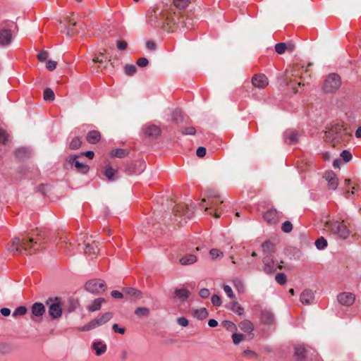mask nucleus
Wrapping results in <instances>:
<instances>
[{
  "label": "nucleus",
  "instance_id": "f257e3e1",
  "mask_svg": "<svg viewBox=\"0 0 361 361\" xmlns=\"http://www.w3.org/2000/svg\"><path fill=\"white\" fill-rule=\"evenodd\" d=\"M44 241L40 236H29L25 235L22 238H14L12 240L11 250L23 253V251L35 253L43 247Z\"/></svg>",
  "mask_w": 361,
  "mask_h": 361
},
{
  "label": "nucleus",
  "instance_id": "f03ea898",
  "mask_svg": "<svg viewBox=\"0 0 361 361\" xmlns=\"http://www.w3.org/2000/svg\"><path fill=\"white\" fill-rule=\"evenodd\" d=\"M326 140L332 143L333 146L345 142L350 133L348 131L343 122H336L331 124L325 132Z\"/></svg>",
  "mask_w": 361,
  "mask_h": 361
},
{
  "label": "nucleus",
  "instance_id": "7ed1b4c3",
  "mask_svg": "<svg viewBox=\"0 0 361 361\" xmlns=\"http://www.w3.org/2000/svg\"><path fill=\"white\" fill-rule=\"evenodd\" d=\"M170 13L166 10L157 8L153 11L149 17V22L152 26L155 27L165 28L166 25H169L172 23H176L173 18L170 17Z\"/></svg>",
  "mask_w": 361,
  "mask_h": 361
},
{
  "label": "nucleus",
  "instance_id": "20e7f679",
  "mask_svg": "<svg viewBox=\"0 0 361 361\" xmlns=\"http://www.w3.org/2000/svg\"><path fill=\"white\" fill-rule=\"evenodd\" d=\"M325 226L334 234L343 239L347 238L350 234V231L343 221L339 222L334 220L326 221Z\"/></svg>",
  "mask_w": 361,
  "mask_h": 361
},
{
  "label": "nucleus",
  "instance_id": "39448f33",
  "mask_svg": "<svg viewBox=\"0 0 361 361\" xmlns=\"http://www.w3.org/2000/svg\"><path fill=\"white\" fill-rule=\"evenodd\" d=\"M341 85V77L336 73H331L324 80L323 90L326 93H334L340 88Z\"/></svg>",
  "mask_w": 361,
  "mask_h": 361
},
{
  "label": "nucleus",
  "instance_id": "423d86ee",
  "mask_svg": "<svg viewBox=\"0 0 361 361\" xmlns=\"http://www.w3.org/2000/svg\"><path fill=\"white\" fill-rule=\"evenodd\" d=\"M113 315L111 312H106L101 315L99 317H97L92 321H90L87 324L85 325L81 331H89L93 329L97 326H102L109 322Z\"/></svg>",
  "mask_w": 361,
  "mask_h": 361
},
{
  "label": "nucleus",
  "instance_id": "0eeeda50",
  "mask_svg": "<svg viewBox=\"0 0 361 361\" xmlns=\"http://www.w3.org/2000/svg\"><path fill=\"white\" fill-rule=\"evenodd\" d=\"M106 285L104 281L100 279H93L87 281L85 284V289L93 293H98L104 291Z\"/></svg>",
  "mask_w": 361,
  "mask_h": 361
},
{
  "label": "nucleus",
  "instance_id": "6e6552de",
  "mask_svg": "<svg viewBox=\"0 0 361 361\" xmlns=\"http://www.w3.org/2000/svg\"><path fill=\"white\" fill-rule=\"evenodd\" d=\"M49 302L51 303L49 307V314L52 319H57L61 317L62 314V307L60 305L59 298H55L54 300L50 299L47 302V304L49 305Z\"/></svg>",
  "mask_w": 361,
  "mask_h": 361
},
{
  "label": "nucleus",
  "instance_id": "1a4fd4ad",
  "mask_svg": "<svg viewBox=\"0 0 361 361\" xmlns=\"http://www.w3.org/2000/svg\"><path fill=\"white\" fill-rule=\"evenodd\" d=\"M263 271L267 274L272 273L275 271L278 268L281 269V266H277V262L274 259L271 255H267L263 258Z\"/></svg>",
  "mask_w": 361,
  "mask_h": 361
},
{
  "label": "nucleus",
  "instance_id": "9d476101",
  "mask_svg": "<svg viewBox=\"0 0 361 361\" xmlns=\"http://www.w3.org/2000/svg\"><path fill=\"white\" fill-rule=\"evenodd\" d=\"M337 300L342 305L350 306L355 302V295L352 293L343 292L338 295Z\"/></svg>",
  "mask_w": 361,
  "mask_h": 361
},
{
  "label": "nucleus",
  "instance_id": "9b49d317",
  "mask_svg": "<svg viewBox=\"0 0 361 361\" xmlns=\"http://www.w3.org/2000/svg\"><path fill=\"white\" fill-rule=\"evenodd\" d=\"M252 83L255 87L264 89L268 85L269 80L264 74H255L252 78Z\"/></svg>",
  "mask_w": 361,
  "mask_h": 361
},
{
  "label": "nucleus",
  "instance_id": "f8f14e48",
  "mask_svg": "<svg viewBox=\"0 0 361 361\" xmlns=\"http://www.w3.org/2000/svg\"><path fill=\"white\" fill-rule=\"evenodd\" d=\"M264 219L269 224L275 225L279 221L280 217L278 212L271 209L264 213Z\"/></svg>",
  "mask_w": 361,
  "mask_h": 361
},
{
  "label": "nucleus",
  "instance_id": "ddd939ff",
  "mask_svg": "<svg viewBox=\"0 0 361 361\" xmlns=\"http://www.w3.org/2000/svg\"><path fill=\"white\" fill-rule=\"evenodd\" d=\"M31 319L35 321V317H41L45 313V307L41 302H35L31 307Z\"/></svg>",
  "mask_w": 361,
  "mask_h": 361
},
{
  "label": "nucleus",
  "instance_id": "4468645a",
  "mask_svg": "<svg viewBox=\"0 0 361 361\" xmlns=\"http://www.w3.org/2000/svg\"><path fill=\"white\" fill-rule=\"evenodd\" d=\"M324 178L328 182V188L330 190H336L338 185V180L336 174L333 171L326 172L324 174Z\"/></svg>",
  "mask_w": 361,
  "mask_h": 361
},
{
  "label": "nucleus",
  "instance_id": "2eb2a0df",
  "mask_svg": "<svg viewBox=\"0 0 361 361\" xmlns=\"http://www.w3.org/2000/svg\"><path fill=\"white\" fill-rule=\"evenodd\" d=\"M295 349V357L298 361H304L308 352L307 348L304 344L296 345Z\"/></svg>",
  "mask_w": 361,
  "mask_h": 361
},
{
  "label": "nucleus",
  "instance_id": "dca6fc26",
  "mask_svg": "<svg viewBox=\"0 0 361 361\" xmlns=\"http://www.w3.org/2000/svg\"><path fill=\"white\" fill-rule=\"evenodd\" d=\"M144 133L147 137L157 139L161 134V129L157 126L150 125L144 129Z\"/></svg>",
  "mask_w": 361,
  "mask_h": 361
},
{
  "label": "nucleus",
  "instance_id": "f3484780",
  "mask_svg": "<svg viewBox=\"0 0 361 361\" xmlns=\"http://www.w3.org/2000/svg\"><path fill=\"white\" fill-rule=\"evenodd\" d=\"M12 34L10 30L2 29L0 30V45L7 46L11 42Z\"/></svg>",
  "mask_w": 361,
  "mask_h": 361
},
{
  "label": "nucleus",
  "instance_id": "a211bd4d",
  "mask_svg": "<svg viewBox=\"0 0 361 361\" xmlns=\"http://www.w3.org/2000/svg\"><path fill=\"white\" fill-rule=\"evenodd\" d=\"M284 140L288 145H295L298 141V134L294 130H286L284 133Z\"/></svg>",
  "mask_w": 361,
  "mask_h": 361
},
{
  "label": "nucleus",
  "instance_id": "6ab92c4d",
  "mask_svg": "<svg viewBox=\"0 0 361 361\" xmlns=\"http://www.w3.org/2000/svg\"><path fill=\"white\" fill-rule=\"evenodd\" d=\"M300 298L302 304L310 305L314 300V293L310 290H305L301 293Z\"/></svg>",
  "mask_w": 361,
  "mask_h": 361
},
{
  "label": "nucleus",
  "instance_id": "aec40b11",
  "mask_svg": "<svg viewBox=\"0 0 361 361\" xmlns=\"http://www.w3.org/2000/svg\"><path fill=\"white\" fill-rule=\"evenodd\" d=\"M238 326L241 331L252 334V338L253 337L252 331L254 330V325L252 322L245 319L238 324Z\"/></svg>",
  "mask_w": 361,
  "mask_h": 361
},
{
  "label": "nucleus",
  "instance_id": "412c9836",
  "mask_svg": "<svg viewBox=\"0 0 361 361\" xmlns=\"http://www.w3.org/2000/svg\"><path fill=\"white\" fill-rule=\"evenodd\" d=\"M261 319L264 324L271 325L274 322V315L270 310H264L262 312Z\"/></svg>",
  "mask_w": 361,
  "mask_h": 361
},
{
  "label": "nucleus",
  "instance_id": "4be33fe9",
  "mask_svg": "<svg viewBox=\"0 0 361 361\" xmlns=\"http://www.w3.org/2000/svg\"><path fill=\"white\" fill-rule=\"evenodd\" d=\"M101 134L98 130L90 131L86 137L87 141L90 144H96L99 142Z\"/></svg>",
  "mask_w": 361,
  "mask_h": 361
},
{
  "label": "nucleus",
  "instance_id": "5701e85b",
  "mask_svg": "<svg viewBox=\"0 0 361 361\" xmlns=\"http://www.w3.org/2000/svg\"><path fill=\"white\" fill-rule=\"evenodd\" d=\"M84 250L86 255H95L99 251L98 245L95 241L92 243H85Z\"/></svg>",
  "mask_w": 361,
  "mask_h": 361
},
{
  "label": "nucleus",
  "instance_id": "b1692460",
  "mask_svg": "<svg viewBox=\"0 0 361 361\" xmlns=\"http://www.w3.org/2000/svg\"><path fill=\"white\" fill-rule=\"evenodd\" d=\"M92 348L95 350V355L100 356L106 352V345L102 341H97L92 344Z\"/></svg>",
  "mask_w": 361,
  "mask_h": 361
},
{
  "label": "nucleus",
  "instance_id": "393cba45",
  "mask_svg": "<svg viewBox=\"0 0 361 361\" xmlns=\"http://www.w3.org/2000/svg\"><path fill=\"white\" fill-rule=\"evenodd\" d=\"M182 265H190L197 262V257L195 255H187L179 259Z\"/></svg>",
  "mask_w": 361,
  "mask_h": 361
},
{
  "label": "nucleus",
  "instance_id": "a878e982",
  "mask_svg": "<svg viewBox=\"0 0 361 361\" xmlns=\"http://www.w3.org/2000/svg\"><path fill=\"white\" fill-rule=\"evenodd\" d=\"M303 66H300L298 64L295 65L291 70L288 71L286 73V78H288L290 77L298 78L300 76V69L303 70Z\"/></svg>",
  "mask_w": 361,
  "mask_h": 361
},
{
  "label": "nucleus",
  "instance_id": "bb28decb",
  "mask_svg": "<svg viewBox=\"0 0 361 361\" xmlns=\"http://www.w3.org/2000/svg\"><path fill=\"white\" fill-rule=\"evenodd\" d=\"M228 308L238 315H243L245 312L244 308L238 302H231Z\"/></svg>",
  "mask_w": 361,
  "mask_h": 361
},
{
  "label": "nucleus",
  "instance_id": "cd10ccee",
  "mask_svg": "<svg viewBox=\"0 0 361 361\" xmlns=\"http://www.w3.org/2000/svg\"><path fill=\"white\" fill-rule=\"evenodd\" d=\"M123 294L130 298H139L141 296L140 291L133 288H126L123 289Z\"/></svg>",
  "mask_w": 361,
  "mask_h": 361
},
{
  "label": "nucleus",
  "instance_id": "c85d7f7f",
  "mask_svg": "<svg viewBox=\"0 0 361 361\" xmlns=\"http://www.w3.org/2000/svg\"><path fill=\"white\" fill-rule=\"evenodd\" d=\"M262 247L263 252L267 255H271L275 251V245L269 240L264 242Z\"/></svg>",
  "mask_w": 361,
  "mask_h": 361
},
{
  "label": "nucleus",
  "instance_id": "c756f323",
  "mask_svg": "<svg viewBox=\"0 0 361 361\" xmlns=\"http://www.w3.org/2000/svg\"><path fill=\"white\" fill-rule=\"evenodd\" d=\"M175 295L180 300H185L190 295V292L185 288L176 289L175 290Z\"/></svg>",
  "mask_w": 361,
  "mask_h": 361
},
{
  "label": "nucleus",
  "instance_id": "7c9ffc66",
  "mask_svg": "<svg viewBox=\"0 0 361 361\" xmlns=\"http://www.w3.org/2000/svg\"><path fill=\"white\" fill-rule=\"evenodd\" d=\"M104 302L103 298L95 299L92 304L88 307V310L90 312H94L100 310L102 303Z\"/></svg>",
  "mask_w": 361,
  "mask_h": 361
},
{
  "label": "nucleus",
  "instance_id": "2f4dec72",
  "mask_svg": "<svg viewBox=\"0 0 361 361\" xmlns=\"http://www.w3.org/2000/svg\"><path fill=\"white\" fill-rule=\"evenodd\" d=\"M193 316L198 319H205L208 316V312L205 308L195 310Z\"/></svg>",
  "mask_w": 361,
  "mask_h": 361
},
{
  "label": "nucleus",
  "instance_id": "473e14b6",
  "mask_svg": "<svg viewBox=\"0 0 361 361\" xmlns=\"http://www.w3.org/2000/svg\"><path fill=\"white\" fill-rule=\"evenodd\" d=\"M128 152L124 149H114L111 151V155L112 157L123 158L128 155Z\"/></svg>",
  "mask_w": 361,
  "mask_h": 361
},
{
  "label": "nucleus",
  "instance_id": "72a5a7b5",
  "mask_svg": "<svg viewBox=\"0 0 361 361\" xmlns=\"http://www.w3.org/2000/svg\"><path fill=\"white\" fill-rule=\"evenodd\" d=\"M183 118V113L180 110L176 109L171 114V120L173 122H174L176 123L182 122Z\"/></svg>",
  "mask_w": 361,
  "mask_h": 361
},
{
  "label": "nucleus",
  "instance_id": "f704fd0d",
  "mask_svg": "<svg viewBox=\"0 0 361 361\" xmlns=\"http://www.w3.org/2000/svg\"><path fill=\"white\" fill-rule=\"evenodd\" d=\"M178 22L177 23L178 27H185L187 29L191 28V23L192 20L190 18H184L183 17L178 18Z\"/></svg>",
  "mask_w": 361,
  "mask_h": 361
},
{
  "label": "nucleus",
  "instance_id": "c9c22d12",
  "mask_svg": "<svg viewBox=\"0 0 361 361\" xmlns=\"http://www.w3.org/2000/svg\"><path fill=\"white\" fill-rule=\"evenodd\" d=\"M74 166L78 169V171L82 173H87L90 169L88 165L82 164L79 161H75Z\"/></svg>",
  "mask_w": 361,
  "mask_h": 361
},
{
  "label": "nucleus",
  "instance_id": "e433bc0d",
  "mask_svg": "<svg viewBox=\"0 0 361 361\" xmlns=\"http://www.w3.org/2000/svg\"><path fill=\"white\" fill-rule=\"evenodd\" d=\"M55 98L54 92L51 88H46L44 90V99L45 101H54Z\"/></svg>",
  "mask_w": 361,
  "mask_h": 361
},
{
  "label": "nucleus",
  "instance_id": "4c0bfd02",
  "mask_svg": "<svg viewBox=\"0 0 361 361\" xmlns=\"http://www.w3.org/2000/svg\"><path fill=\"white\" fill-rule=\"evenodd\" d=\"M116 170L114 169L111 166H108L104 171V175L109 179V180L112 181L115 180L114 176L116 173Z\"/></svg>",
  "mask_w": 361,
  "mask_h": 361
},
{
  "label": "nucleus",
  "instance_id": "58836bf2",
  "mask_svg": "<svg viewBox=\"0 0 361 361\" xmlns=\"http://www.w3.org/2000/svg\"><path fill=\"white\" fill-rule=\"evenodd\" d=\"M135 167L133 169H130V172L132 173H140L145 169V164L142 161H138L135 163Z\"/></svg>",
  "mask_w": 361,
  "mask_h": 361
},
{
  "label": "nucleus",
  "instance_id": "ea45409f",
  "mask_svg": "<svg viewBox=\"0 0 361 361\" xmlns=\"http://www.w3.org/2000/svg\"><path fill=\"white\" fill-rule=\"evenodd\" d=\"M174 6L178 9L185 8L190 3V0H173Z\"/></svg>",
  "mask_w": 361,
  "mask_h": 361
},
{
  "label": "nucleus",
  "instance_id": "a19ab883",
  "mask_svg": "<svg viewBox=\"0 0 361 361\" xmlns=\"http://www.w3.org/2000/svg\"><path fill=\"white\" fill-rule=\"evenodd\" d=\"M82 144L81 139L79 137L73 138L69 144V147L71 149H78L80 147Z\"/></svg>",
  "mask_w": 361,
  "mask_h": 361
},
{
  "label": "nucleus",
  "instance_id": "79ce46f5",
  "mask_svg": "<svg viewBox=\"0 0 361 361\" xmlns=\"http://www.w3.org/2000/svg\"><path fill=\"white\" fill-rule=\"evenodd\" d=\"M135 314L138 317H148L149 314V310L147 307H140L135 310Z\"/></svg>",
  "mask_w": 361,
  "mask_h": 361
},
{
  "label": "nucleus",
  "instance_id": "37998d69",
  "mask_svg": "<svg viewBox=\"0 0 361 361\" xmlns=\"http://www.w3.org/2000/svg\"><path fill=\"white\" fill-rule=\"evenodd\" d=\"M27 312V308L25 306H20L17 307L13 312V317H17L19 316L25 315Z\"/></svg>",
  "mask_w": 361,
  "mask_h": 361
},
{
  "label": "nucleus",
  "instance_id": "c03bdc74",
  "mask_svg": "<svg viewBox=\"0 0 361 361\" xmlns=\"http://www.w3.org/2000/svg\"><path fill=\"white\" fill-rule=\"evenodd\" d=\"M315 245L317 249L323 250L327 246V240L324 237H321L316 240Z\"/></svg>",
  "mask_w": 361,
  "mask_h": 361
},
{
  "label": "nucleus",
  "instance_id": "a18cd8bd",
  "mask_svg": "<svg viewBox=\"0 0 361 361\" xmlns=\"http://www.w3.org/2000/svg\"><path fill=\"white\" fill-rule=\"evenodd\" d=\"M181 133L184 135H194L196 133V129L193 126L185 127L181 129Z\"/></svg>",
  "mask_w": 361,
  "mask_h": 361
},
{
  "label": "nucleus",
  "instance_id": "49530a36",
  "mask_svg": "<svg viewBox=\"0 0 361 361\" xmlns=\"http://www.w3.org/2000/svg\"><path fill=\"white\" fill-rule=\"evenodd\" d=\"M288 46L287 44L283 42L278 43L275 45V50L279 54H282L286 50Z\"/></svg>",
  "mask_w": 361,
  "mask_h": 361
},
{
  "label": "nucleus",
  "instance_id": "de8ad7c7",
  "mask_svg": "<svg viewBox=\"0 0 361 361\" xmlns=\"http://www.w3.org/2000/svg\"><path fill=\"white\" fill-rule=\"evenodd\" d=\"M275 280L279 284L283 285L287 281V277L283 273H279L276 275Z\"/></svg>",
  "mask_w": 361,
  "mask_h": 361
},
{
  "label": "nucleus",
  "instance_id": "09e8293b",
  "mask_svg": "<svg viewBox=\"0 0 361 361\" xmlns=\"http://www.w3.org/2000/svg\"><path fill=\"white\" fill-rule=\"evenodd\" d=\"M233 342L235 345L239 344L242 341L245 339V336L242 334L234 333L232 335Z\"/></svg>",
  "mask_w": 361,
  "mask_h": 361
},
{
  "label": "nucleus",
  "instance_id": "8fccbe9b",
  "mask_svg": "<svg viewBox=\"0 0 361 361\" xmlns=\"http://www.w3.org/2000/svg\"><path fill=\"white\" fill-rule=\"evenodd\" d=\"M125 73L128 75H133L136 73L137 68L135 66L129 64L125 66Z\"/></svg>",
  "mask_w": 361,
  "mask_h": 361
},
{
  "label": "nucleus",
  "instance_id": "3c124183",
  "mask_svg": "<svg viewBox=\"0 0 361 361\" xmlns=\"http://www.w3.org/2000/svg\"><path fill=\"white\" fill-rule=\"evenodd\" d=\"M209 255L213 259L222 257L224 256V253L221 250L215 248L210 250Z\"/></svg>",
  "mask_w": 361,
  "mask_h": 361
},
{
  "label": "nucleus",
  "instance_id": "603ef678",
  "mask_svg": "<svg viewBox=\"0 0 361 361\" xmlns=\"http://www.w3.org/2000/svg\"><path fill=\"white\" fill-rule=\"evenodd\" d=\"M281 229L284 233H290L293 229V225L290 221H286L282 224Z\"/></svg>",
  "mask_w": 361,
  "mask_h": 361
},
{
  "label": "nucleus",
  "instance_id": "864d4df0",
  "mask_svg": "<svg viewBox=\"0 0 361 361\" xmlns=\"http://www.w3.org/2000/svg\"><path fill=\"white\" fill-rule=\"evenodd\" d=\"M341 157L345 162H348L352 159V154L348 150H343L341 154Z\"/></svg>",
  "mask_w": 361,
  "mask_h": 361
},
{
  "label": "nucleus",
  "instance_id": "5fc2aeb1",
  "mask_svg": "<svg viewBox=\"0 0 361 361\" xmlns=\"http://www.w3.org/2000/svg\"><path fill=\"white\" fill-rule=\"evenodd\" d=\"M27 154V150L25 148H19L15 152V154L18 158H23Z\"/></svg>",
  "mask_w": 361,
  "mask_h": 361
},
{
  "label": "nucleus",
  "instance_id": "6e6d98bb",
  "mask_svg": "<svg viewBox=\"0 0 361 361\" xmlns=\"http://www.w3.org/2000/svg\"><path fill=\"white\" fill-rule=\"evenodd\" d=\"M106 57L104 56V54L100 53L98 56H96L93 58L92 61L94 63H102L104 61H106Z\"/></svg>",
  "mask_w": 361,
  "mask_h": 361
},
{
  "label": "nucleus",
  "instance_id": "4d7b16f0",
  "mask_svg": "<svg viewBox=\"0 0 361 361\" xmlns=\"http://www.w3.org/2000/svg\"><path fill=\"white\" fill-rule=\"evenodd\" d=\"M211 301L214 306L219 307L221 305V300L217 295H212Z\"/></svg>",
  "mask_w": 361,
  "mask_h": 361
},
{
  "label": "nucleus",
  "instance_id": "13d9d810",
  "mask_svg": "<svg viewBox=\"0 0 361 361\" xmlns=\"http://www.w3.org/2000/svg\"><path fill=\"white\" fill-rule=\"evenodd\" d=\"M57 63L56 61L49 60L47 62L46 68L50 71H52L56 69Z\"/></svg>",
  "mask_w": 361,
  "mask_h": 361
},
{
  "label": "nucleus",
  "instance_id": "bf43d9fd",
  "mask_svg": "<svg viewBox=\"0 0 361 361\" xmlns=\"http://www.w3.org/2000/svg\"><path fill=\"white\" fill-rule=\"evenodd\" d=\"M8 136V133L4 130L0 129V143L5 144Z\"/></svg>",
  "mask_w": 361,
  "mask_h": 361
},
{
  "label": "nucleus",
  "instance_id": "052dcab7",
  "mask_svg": "<svg viewBox=\"0 0 361 361\" xmlns=\"http://www.w3.org/2000/svg\"><path fill=\"white\" fill-rule=\"evenodd\" d=\"M224 290L230 298H234V295H233V290H232V288L231 286H229L228 285H225L224 286Z\"/></svg>",
  "mask_w": 361,
  "mask_h": 361
},
{
  "label": "nucleus",
  "instance_id": "680f3d73",
  "mask_svg": "<svg viewBox=\"0 0 361 361\" xmlns=\"http://www.w3.org/2000/svg\"><path fill=\"white\" fill-rule=\"evenodd\" d=\"M224 326L227 329H231V330H235L236 329V326L235 324L232 322H230V321H224Z\"/></svg>",
  "mask_w": 361,
  "mask_h": 361
},
{
  "label": "nucleus",
  "instance_id": "e2e57ef3",
  "mask_svg": "<svg viewBox=\"0 0 361 361\" xmlns=\"http://www.w3.org/2000/svg\"><path fill=\"white\" fill-rule=\"evenodd\" d=\"M48 57V52L46 51H42L37 54V59L40 61H44Z\"/></svg>",
  "mask_w": 361,
  "mask_h": 361
},
{
  "label": "nucleus",
  "instance_id": "0e129e2a",
  "mask_svg": "<svg viewBox=\"0 0 361 361\" xmlns=\"http://www.w3.org/2000/svg\"><path fill=\"white\" fill-rule=\"evenodd\" d=\"M148 63H149L148 60L144 57L138 59V60L137 61V66H139L140 67H145L148 65Z\"/></svg>",
  "mask_w": 361,
  "mask_h": 361
},
{
  "label": "nucleus",
  "instance_id": "69168bd1",
  "mask_svg": "<svg viewBox=\"0 0 361 361\" xmlns=\"http://www.w3.org/2000/svg\"><path fill=\"white\" fill-rule=\"evenodd\" d=\"M111 295L116 299H122L124 294L118 290H113L111 293Z\"/></svg>",
  "mask_w": 361,
  "mask_h": 361
},
{
  "label": "nucleus",
  "instance_id": "338daca9",
  "mask_svg": "<svg viewBox=\"0 0 361 361\" xmlns=\"http://www.w3.org/2000/svg\"><path fill=\"white\" fill-rule=\"evenodd\" d=\"M177 322L182 326H187L188 325V321L185 317H181L177 319Z\"/></svg>",
  "mask_w": 361,
  "mask_h": 361
},
{
  "label": "nucleus",
  "instance_id": "774afa93",
  "mask_svg": "<svg viewBox=\"0 0 361 361\" xmlns=\"http://www.w3.org/2000/svg\"><path fill=\"white\" fill-rule=\"evenodd\" d=\"M199 295L202 298H207L209 295V291L207 288H202L199 292Z\"/></svg>",
  "mask_w": 361,
  "mask_h": 361
}]
</instances>
